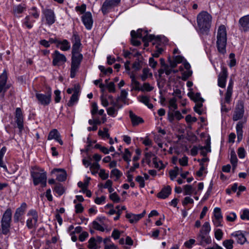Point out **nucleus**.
Returning <instances> with one entry per match:
<instances>
[{
	"instance_id": "obj_1",
	"label": "nucleus",
	"mask_w": 249,
	"mask_h": 249,
	"mask_svg": "<svg viewBox=\"0 0 249 249\" xmlns=\"http://www.w3.org/2000/svg\"><path fill=\"white\" fill-rule=\"evenodd\" d=\"M81 45L73 44L72 48V57L71 68V78H74L78 71L81 62L83 59V55L79 53L80 47Z\"/></svg>"
},
{
	"instance_id": "obj_2",
	"label": "nucleus",
	"mask_w": 249,
	"mask_h": 249,
	"mask_svg": "<svg viewBox=\"0 0 249 249\" xmlns=\"http://www.w3.org/2000/svg\"><path fill=\"white\" fill-rule=\"evenodd\" d=\"M211 16L206 11H202L197 15V26L201 33L208 34L211 26Z\"/></svg>"
},
{
	"instance_id": "obj_3",
	"label": "nucleus",
	"mask_w": 249,
	"mask_h": 249,
	"mask_svg": "<svg viewBox=\"0 0 249 249\" xmlns=\"http://www.w3.org/2000/svg\"><path fill=\"white\" fill-rule=\"evenodd\" d=\"M227 31L224 25H220L217 31L216 46L219 53L224 54L226 52Z\"/></svg>"
},
{
	"instance_id": "obj_4",
	"label": "nucleus",
	"mask_w": 249,
	"mask_h": 249,
	"mask_svg": "<svg viewBox=\"0 0 249 249\" xmlns=\"http://www.w3.org/2000/svg\"><path fill=\"white\" fill-rule=\"evenodd\" d=\"M31 172V177L33 179V183L35 186L40 183L42 187H45L47 184V175L45 172L41 169L36 167L33 168Z\"/></svg>"
},
{
	"instance_id": "obj_5",
	"label": "nucleus",
	"mask_w": 249,
	"mask_h": 249,
	"mask_svg": "<svg viewBox=\"0 0 249 249\" xmlns=\"http://www.w3.org/2000/svg\"><path fill=\"white\" fill-rule=\"evenodd\" d=\"M11 216V209H7L4 213L1 221L2 231L4 234H7L9 231Z\"/></svg>"
},
{
	"instance_id": "obj_6",
	"label": "nucleus",
	"mask_w": 249,
	"mask_h": 249,
	"mask_svg": "<svg viewBox=\"0 0 249 249\" xmlns=\"http://www.w3.org/2000/svg\"><path fill=\"white\" fill-rule=\"evenodd\" d=\"M11 216V209H7L4 213L1 221L2 231L4 234H7L9 231Z\"/></svg>"
},
{
	"instance_id": "obj_7",
	"label": "nucleus",
	"mask_w": 249,
	"mask_h": 249,
	"mask_svg": "<svg viewBox=\"0 0 249 249\" xmlns=\"http://www.w3.org/2000/svg\"><path fill=\"white\" fill-rule=\"evenodd\" d=\"M244 114V103L242 101H238L235 108L232 119L234 121L242 119Z\"/></svg>"
},
{
	"instance_id": "obj_8",
	"label": "nucleus",
	"mask_w": 249,
	"mask_h": 249,
	"mask_svg": "<svg viewBox=\"0 0 249 249\" xmlns=\"http://www.w3.org/2000/svg\"><path fill=\"white\" fill-rule=\"evenodd\" d=\"M53 57V65L54 66H59L63 65L67 61L66 56L59 53L57 50H55L52 54Z\"/></svg>"
},
{
	"instance_id": "obj_9",
	"label": "nucleus",
	"mask_w": 249,
	"mask_h": 249,
	"mask_svg": "<svg viewBox=\"0 0 249 249\" xmlns=\"http://www.w3.org/2000/svg\"><path fill=\"white\" fill-rule=\"evenodd\" d=\"M121 0H105L102 6V11L104 15L107 14L111 8L117 6Z\"/></svg>"
},
{
	"instance_id": "obj_10",
	"label": "nucleus",
	"mask_w": 249,
	"mask_h": 249,
	"mask_svg": "<svg viewBox=\"0 0 249 249\" xmlns=\"http://www.w3.org/2000/svg\"><path fill=\"white\" fill-rule=\"evenodd\" d=\"M51 90L50 89L46 94L36 93V97L40 104L43 105H48L51 101Z\"/></svg>"
},
{
	"instance_id": "obj_11",
	"label": "nucleus",
	"mask_w": 249,
	"mask_h": 249,
	"mask_svg": "<svg viewBox=\"0 0 249 249\" xmlns=\"http://www.w3.org/2000/svg\"><path fill=\"white\" fill-rule=\"evenodd\" d=\"M227 76V70L225 67H223L218 77V85L219 87L222 88L225 87Z\"/></svg>"
},
{
	"instance_id": "obj_12",
	"label": "nucleus",
	"mask_w": 249,
	"mask_h": 249,
	"mask_svg": "<svg viewBox=\"0 0 249 249\" xmlns=\"http://www.w3.org/2000/svg\"><path fill=\"white\" fill-rule=\"evenodd\" d=\"M16 122L19 131L21 132L23 128V117L20 108L18 107L16 110L15 113Z\"/></svg>"
},
{
	"instance_id": "obj_13",
	"label": "nucleus",
	"mask_w": 249,
	"mask_h": 249,
	"mask_svg": "<svg viewBox=\"0 0 249 249\" xmlns=\"http://www.w3.org/2000/svg\"><path fill=\"white\" fill-rule=\"evenodd\" d=\"M143 36V31L142 29H139L137 30V32H136L135 31L133 30L131 32V36L132 37L131 43L132 44L135 46H138L141 45V42L136 39V38H141Z\"/></svg>"
},
{
	"instance_id": "obj_14",
	"label": "nucleus",
	"mask_w": 249,
	"mask_h": 249,
	"mask_svg": "<svg viewBox=\"0 0 249 249\" xmlns=\"http://www.w3.org/2000/svg\"><path fill=\"white\" fill-rule=\"evenodd\" d=\"M26 208L27 204L23 202L21 204L20 207L16 210L14 215V221L15 222H18L21 219V217L24 214Z\"/></svg>"
},
{
	"instance_id": "obj_15",
	"label": "nucleus",
	"mask_w": 249,
	"mask_h": 249,
	"mask_svg": "<svg viewBox=\"0 0 249 249\" xmlns=\"http://www.w3.org/2000/svg\"><path fill=\"white\" fill-rule=\"evenodd\" d=\"M82 21L88 30L91 29L93 20L91 14L90 12H86L82 17Z\"/></svg>"
},
{
	"instance_id": "obj_16",
	"label": "nucleus",
	"mask_w": 249,
	"mask_h": 249,
	"mask_svg": "<svg viewBox=\"0 0 249 249\" xmlns=\"http://www.w3.org/2000/svg\"><path fill=\"white\" fill-rule=\"evenodd\" d=\"M142 38V41L144 42V46L145 47L148 46L149 41H151L154 40H155V41H159L160 40V37H156L154 35H148L147 31H145L143 33V36Z\"/></svg>"
},
{
	"instance_id": "obj_17",
	"label": "nucleus",
	"mask_w": 249,
	"mask_h": 249,
	"mask_svg": "<svg viewBox=\"0 0 249 249\" xmlns=\"http://www.w3.org/2000/svg\"><path fill=\"white\" fill-rule=\"evenodd\" d=\"M44 14L48 24L52 25L54 22L55 17L53 10L50 9H46L44 11Z\"/></svg>"
},
{
	"instance_id": "obj_18",
	"label": "nucleus",
	"mask_w": 249,
	"mask_h": 249,
	"mask_svg": "<svg viewBox=\"0 0 249 249\" xmlns=\"http://www.w3.org/2000/svg\"><path fill=\"white\" fill-rule=\"evenodd\" d=\"M240 29L244 32H247L249 29V16H245L241 18L239 21Z\"/></svg>"
},
{
	"instance_id": "obj_19",
	"label": "nucleus",
	"mask_w": 249,
	"mask_h": 249,
	"mask_svg": "<svg viewBox=\"0 0 249 249\" xmlns=\"http://www.w3.org/2000/svg\"><path fill=\"white\" fill-rule=\"evenodd\" d=\"M52 139H55L61 145H62L63 144V141L61 139L60 135L58 130L56 129H53V130L51 131L49 134V135L48 136V140H50Z\"/></svg>"
},
{
	"instance_id": "obj_20",
	"label": "nucleus",
	"mask_w": 249,
	"mask_h": 249,
	"mask_svg": "<svg viewBox=\"0 0 249 249\" xmlns=\"http://www.w3.org/2000/svg\"><path fill=\"white\" fill-rule=\"evenodd\" d=\"M233 82L231 79L227 88V89L225 94V102L227 104H230L231 101V97L232 94Z\"/></svg>"
},
{
	"instance_id": "obj_21",
	"label": "nucleus",
	"mask_w": 249,
	"mask_h": 249,
	"mask_svg": "<svg viewBox=\"0 0 249 249\" xmlns=\"http://www.w3.org/2000/svg\"><path fill=\"white\" fill-rule=\"evenodd\" d=\"M129 114L133 126H136L141 123H143L144 121L143 119L135 115L133 113L132 111L130 110Z\"/></svg>"
},
{
	"instance_id": "obj_22",
	"label": "nucleus",
	"mask_w": 249,
	"mask_h": 249,
	"mask_svg": "<svg viewBox=\"0 0 249 249\" xmlns=\"http://www.w3.org/2000/svg\"><path fill=\"white\" fill-rule=\"evenodd\" d=\"M55 172H60L57 175L56 179L59 181H64L66 179L67 173L65 170L63 169L54 168L52 170V173L53 174Z\"/></svg>"
},
{
	"instance_id": "obj_23",
	"label": "nucleus",
	"mask_w": 249,
	"mask_h": 249,
	"mask_svg": "<svg viewBox=\"0 0 249 249\" xmlns=\"http://www.w3.org/2000/svg\"><path fill=\"white\" fill-rule=\"evenodd\" d=\"M170 186H167L162 189L160 192L157 194V197L162 199H165L168 197L171 192Z\"/></svg>"
},
{
	"instance_id": "obj_24",
	"label": "nucleus",
	"mask_w": 249,
	"mask_h": 249,
	"mask_svg": "<svg viewBox=\"0 0 249 249\" xmlns=\"http://www.w3.org/2000/svg\"><path fill=\"white\" fill-rule=\"evenodd\" d=\"M7 79V73L5 70L3 71V72L0 75V93L5 90L4 87L6 84Z\"/></svg>"
},
{
	"instance_id": "obj_25",
	"label": "nucleus",
	"mask_w": 249,
	"mask_h": 249,
	"mask_svg": "<svg viewBox=\"0 0 249 249\" xmlns=\"http://www.w3.org/2000/svg\"><path fill=\"white\" fill-rule=\"evenodd\" d=\"M232 236L236 238L237 242L240 244H244L247 240L244 234H243L240 231H236L231 234Z\"/></svg>"
},
{
	"instance_id": "obj_26",
	"label": "nucleus",
	"mask_w": 249,
	"mask_h": 249,
	"mask_svg": "<svg viewBox=\"0 0 249 249\" xmlns=\"http://www.w3.org/2000/svg\"><path fill=\"white\" fill-rule=\"evenodd\" d=\"M78 90L77 89H75L73 93L71 95V99L69 102L67 103V105L69 107H72L73 105L77 103L78 100Z\"/></svg>"
},
{
	"instance_id": "obj_27",
	"label": "nucleus",
	"mask_w": 249,
	"mask_h": 249,
	"mask_svg": "<svg viewBox=\"0 0 249 249\" xmlns=\"http://www.w3.org/2000/svg\"><path fill=\"white\" fill-rule=\"evenodd\" d=\"M138 100L140 102L145 105L148 108L151 109L153 107V105L149 103L150 98L148 96L145 95L139 96Z\"/></svg>"
},
{
	"instance_id": "obj_28",
	"label": "nucleus",
	"mask_w": 249,
	"mask_h": 249,
	"mask_svg": "<svg viewBox=\"0 0 249 249\" xmlns=\"http://www.w3.org/2000/svg\"><path fill=\"white\" fill-rule=\"evenodd\" d=\"M59 45H61L60 47V49L63 51H66L70 49V44L69 42L66 39L63 40L62 41H59L57 47H58Z\"/></svg>"
},
{
	"instance_id": "obj_29",
	"label": "nucleus",
	"mask_w": 249,
	"mask_h": 249,
	"mask_svg": "<svg viewBox=\"0 0 249 249\" xmlns=\"http://www.w3.org/2000/svg\"><path fill=\"white\" fill-rule=\"evenodd\" d=\"M199 150H200V153L204 157L206 156L207 152H211L210 143L207 142V145L204 146H199Z\"/></svg>"
},
{
	"instance_id": "obj_30",
	"label": "nucleus",
	"mask_w": 249,
	"mask_h": 249,
	"mask_svg": "<svg viewBox=\"0 0 249 249\" xmlns=\"http://www.w3.org/2000/svg\"><path fill=\"white\" fill-rule=\"evenodd\" d=\"M211 230L210 223L208 222H205L203 225L199 234H209Z\"/></svg>"
},
{
	"instance_id": "obj_31",
	"label": "nucleus",
	"mask_w": 249,
	"mask_h": 249,
	"mask_svg": "<svg viewBox=\"0 0 249 249\" xmlns=\"http://www.w3.org/2000/svg\"><path fill=\"white\" fill-rule=\"evenodd\" d=\"M243 123L239 122L236 126L237 138L239 140L242 139L243 136Z\"/></svg>"
},
{
	"instance_id": "obj_32",
	"label": "nucleus",
	"mask_w": 249,
	"mask_h": 249,
	"mask_svg": "<svg viewBox=\"0 0 249 249\" xmlns=\"http://www.w3.org/2000/svg\"><path fill=\"white\" fill-rule=\"evenodd\" d=\"M199 237L201 238L200 243L201 245H203V243H205L206 244H209L212 242L211 238L209 236H207L206 234H199Z\"/></svg>"
},
{
	"instance_id": "obj_33",
	"label": "nucleus",
	"mask_w": 249,
	"mask_h": 249,
	"mask_svg": "<svg viewBox=\"0 0 249 249\" xmlns=\"http://www.w3.org/2000/svg\"><path fill=\"white\" fill-rule=\"evenodd\" d=\"M154 89V87L150 86L149 83H143L142 87H140L139 90L142 91H147L149 92L152 91Z\"/></svg>"
},
{
	"instance_id": "obj_34",
	"label": "nucleus",
	"mask_w": 249,
	"mask_h": 249,
	"mask_svg": "<svg viewBox=\"0 0 249 249\" xmlns=\"http://www.w3.org/2000/svg\"><path fill=\"white\" fill-rule=\"evenodd\" d=\"M100 165L97 162L93 163L90 167L91 173L93 175L97 174L98 170L100 169Z\"/></svg>"
},
{
	"instance_id": "obj_35",
	"label": "nucleus",
	"mask_w": 249,
	"mask_h": 249,
	"mask_svg": "<svg viewBox=\"0 0 249 249\" xmlns=\"http://www.w3.org/2000/svg\"><path fill=\"white\" fill-rule=\"evenodd\" d=\"M233 243L232 239L226 240L223 242V245L227 249H232Z\"/></svg>"
},
{
	"instance_id": "obj_36",
	"label": "nucleus",
	"mask_w": 249,
	"mask_h": 249,
	"mask_svg": "<svg viewBox=\"0 0 249 249\" xmlns=\"http://www.w3.org/2000/svg\"><path fill=\"white\" fill-rule=\"evenodd\" d=\"M184 196L191 195V194H192V193L194 191L193 188L192 187V186L191 185H186L184 186Z\"/></svg>"
},
{
	"instance_id": "obj_37",
	"label": "nucleus",
	"mask_w": 249,
	"mask_h": 249,
	"mask_svg": "<svg viewBox=\"0 0 249 249\" xmlns=\"http://www.w3.org/2000/svg\"><path fill=\"white\" fill-rule=\"evenodd\" d=\"M125 217L126 218L129 219V222L131 223H134L138 222V219L136 217V214L127 213H126Z\"/></svg>"
},
{
	"instance_id": "obj_38",
	"label": "nucleus",
	"mask_w": 249,
	"mask_h": 249,
	"mask_svg": "<svg viewBox=\"0 0 249 249\" xmlns=\"http://www.w3.org/2000/svg\"><path fill=\"white\" fill-rule=\"evenodd\" d=\"M214 216L216 220H220L222 218L221 209L219 208L216 207L214 209Z\"/></svg>"
},
{
	"instance_id": "obj_39",
	"label": "nucleus",
	"mask_w": 249,
	"mask_h": 249,
	"mask_svg": "<svg viewBox=\"0 0 249 249\" xmlns=\"http://www.w3.org/2000/svg\"><path fill=\"white\" fill-rule=\"evenodd\" d=\"M96 238L91 237L89 241L88 248L90 249H96Z\"/></svg>"
},
{
	"instance_id": "obj_40",
	"label": "nucleus",
	"mask_w": 249,
	"mask_h": 249,
	"mask_svg": "<svg viewBox=\"0 0 249 249\" xmlns=\"http://www.w3.org/2000/svg\"><path fill=\"white\" fill-rule=\"evenodd\" d=\"M131 154L129 151V150L127 148L125 149L124 153V154L123 157V159L127 162H129L130 161V158L131 157Z\"/></svg>"
},
{
	"instance_id": "obj_41",
	"label": "nucleus",
	"mask_w": 249,
	"mask_h": 249,
	"mask_svg": "<svg viewBox=\"0 0 249 249\" xmlns=\"http://www.w3.org/2000/svg\"><path fill=\"white\" fill-rule=\"evenodd\" d=\"M122 175V174L118 169H114L111 171L110 177H112V176H115L116 177V179H117L121 177Z\"/></svg>"
},
{
	"instance_id": "obj_42",
	"label": "nucleus",
	"mask_w": 249,
	"mask_h": 249,
	"mask_svg": "<svg viewBox=\"0 0 249 249\" xmlns=\"http://www.w3.org/2000/svg\"><path fill=\"white\" fill-rule=\"evenodd\" d=\"M37 221H35L33 218H29L27 220L26 224L27 227L31 229L33 228L36 225Z\"/></svg>"
},
{
	"instance_id": "obj_43",
	"label": "nucleus",
	"mask_w": 249,
	"mask_h": 249,
	"mask_svg": "<svg viewBox=\"0 0 249 249\" xmlns=\"http://www.w3.org/2000/svg\"><path fill=\"white\" fill-rule=\"evenodd\" d=\"M92 227L93 228L96 230L100 231H104L105 229L103 227H102L100 224H99L96 221H94L92 222Z\"/></svg>"
},
{
	"instance_id": "obj_44",
	"label": "nucleus",
	"mask_w": 249,
	"mask_h": 249,
	"mask_svg": "<svg viewBox=\"0 0 249 249\" xmlns=\"http://www.w3.org/2000/svg\"><path fill=\"white\" fill-rule=\"evenodd\" d=\"M230 161L231 163H237V158L236 157V155L234 151H231L230 153Z\"/></svg>"
},
{
	"instance_id": "obj_45",
	"label": "nucleus",
	"mask_w": 249,
	"mask_h": 249,
	"mask_svg": "<svg viewBox=\"0 0 249 249\" xmlns=\"http://www.w3.org/2000/svg\"><path fill=\"white\" fill-rule=\"evenodd\" d=\"M54 191L59 196L62 195L64 193V188L61 185H56L54 187Z\"/></svg>"
},
{
	"instance_id": "obj_46",
	"label": "nucleus",
	"mask_w": 249,
	"mask_h": 249,
	"mask_svg": "<svg viewBox=\"0 0 249 249\" xmlns=\"http://www.w3.org/2000/svg\"><path fill=\"white\" fill-rule=\"evenodd\" d=\"M117 109H115L114 107H109L107 109V113L108 115L114 117L115 114H117Z\"/></svg>"
},
{
	"instance_id": "obj_47",
	"label": "nucleus",
	"mask_w": 249,
	"mask_h": 249,
	"mask_svg": "<svg viewBox=\"0 0 249 249\" xmlns=\"http://www.w3.org/2000/svg\"><path fill=\"white\" fill-rule=\"evenodd\" d=\"M28 215H31L32 216V218L34 219V221H37L38 220V215L37 212L36 210H31L29 211L28 213Z\"/></svg>"
},
{
	"instance_id": "obj_48",
	"label": "nucleus",
	"mask_w": 249,
	"mask_h": 249,
	"mask_svg": "<svg viewBox=\"0 0 249 249\" xmlns=\"http://www.w3.org/2000/svg\"><path fill=\"white\" fill-rule=\"evenodd\" d=\"M177 99L176 98H173L169 101L170 107L173 108L174 110L178 108V105L176 104Z\"/></svg>"
},
{
	"instance_id": "obj_49",
	"label": "nucleus",
	"mask_w": 249,
	"mask_h": 249,
	"mask_svg": "<svg viewBox=\"0 0 249 249\" xmlns=\"http://www.w3.org/2000/svg\"><path fill=\"white\" fill-rule=\"evenodd\" d=\"M72 39L73 44L81 45L80 43V39L78 35L73 34L72 37Z\"/></svg>"
},
{
	"instance_id": "obj_50",
	"label": "nucleus",
	"mask_w": 249,
	"mask_h": 249,
	"mask_svg": "<svg viewBox=\"0 0 249 249\" xmlns=\"http://www.w3.org/2000/svg\"><path fill=\"white\" fill-rule=\"evenodd\" d=\"M99 176L102 179L104 180L107 179L108 177V174L106 173L105 170L103 169H100Z\"/></svg>"
},
{
	"instance_id": "obj_51",
	"label": "nucleus",
	"mask_w": 249,
	"mask_h": 249,
	"mask_svg": "<svg viewBox=\"0 0 249 249\" xmlns=\"http://www.w3.org/2000/svg\"><path fill=\"white\" fill-rule=\"evenodd\" d=\"M136 181L140 184V187L141 188H143L145 186L144 180L141 176H138L136 178Z\"/></svg>"
},
{
	"instance_id": "obj_52",
	"label": "nucleus",
	"mask_w": 249,
	"mask_h": 249,
	"mask_svg": "<svg viewBox=\"0 0 249 249\" xmlns=\"http://www.w3.org/2000/svg\"><path fill=\"white\" fill-rule=\"evenodd\" d=\"M193 99L195 102H204V99L201 97V95L199 93H196L193 97Z\"/></svg>"
},
{
	"instance_id": "obj_53",
	"label": "nucleus",
	"mask_w": 249,
	"mask_h": 249,
	"mask_svg": "<svg viewBox=\"0 0 249 249\" xmlns=\"http://www.w3.org/2000/svg\"><path fill=\"white\" fill-rule=\"evenodd\" d=\"M109 198L114 202H119L120 200V198L116 193L111 194L109 196Z\"/></svg>"
},
{
	"instance_id": "obj_54",
	"label": "nucleus",
	"mask_w": 249,
	"mask_h": 249,
	"mask_svg": "<svg viewBox=\"0 0 249 249\" xmlns=\"http://www.w3.org/2000/svg\"><path fill=\"white\" fill-rule=\"evenodd\" d=\"M223 234V232L220 229L216 230L214 233L215 237L218 240H220L222 238Z\"/></svg>"
},
{
	"instance_id": "obj_55",
	"label": "nucleus",
	"mask_w": 249,
	"mask_h": 249,
	"mask_svg": "<svg viewBox=\"0 0 249 249\" xmlns=\"http://www.w3.org/2000/svg\"><path fill=\"white\" fill-rule=\"evenodd\" d=\"M240 217L243 220H249V210L248 209L244 210Z\"/></svg>"
},
{
	"instance_id": "obj_56",
	"label": "nucleus",
	"mask_w": 249,
	"mask_h": 249,
	"mask_svg": "<svg viewBox=\"0 0 249 249\" xmlns=\"http://www.w3.org/2000/svg\"><path fill=\"white\" fill-rule=\"evenodd\" d=\"M108 91L109 92H115L116 91L115 88V85L113 82H111L107 84V86Z\"/></svg>"
},
{
	"instance_id": "obj_57",
	"label": "nucleus",
	"mask_w": 249,
	"mask_h": 249,
	"mask_svg": "<svg viewBox=\"0 0 249 249\" xmlns=\"http://www.w3.org/2000/svg\"><path fill=\"white\" fill-rule=\"evenodd\" d=\"M89 233L87 231L82 232L79 236V240L81 242H83L88 237Z\"/></svg>"
},
{
	"instance_id": "obj_58",
	"label": "nucleus",
	"mask_w": 249,
	"mask_h": 249,
	"mask_svg": "<svg viewBox=\"0 0 249 249\" xmlns=\"http://www.w3.org/2000/svg\"><path fill=\"white\" fill-rule=\"evenodd\" d=\"M54 93L55 95L54 100L55 103H59L61 99L60 91L59 90H55Z\"/></svg>"
},
{
	"instance_id": "obj_59",
	"label": "nucleus",
	"mask_w": 249,
	"mask_h": 249,
	"mask_svg": "<svg viewBox=\"0 0 249 249\" xmlns=\"http://www.w3.org/2000/svg\"><path fill=\"white\" fill-rule=\"evenodd\" d=\"M194 203V200L192 198L189 196H186L184 198L182 201V204L184 206L187 205L189 203L192 204Z\"/></svg>"
},
{
	"instance_id": "obj_60",
	"label": "nucleus",
	"mask_w": 249,
	"mask_h": 249,
	"mask_svg": "<svg viewBox=\"0 0 249 249\" xmlns=\"http://www.w3.org/2000/svg\"><path fill=\"white\" fill-rule=\"evenodd\" d=\"M238 155L240 158H244L245 157V150L243 147H240L238 149Z\"/></svg>"
},
{
	"instance_id": "obj_61",
	"label": "nucleus",
	"mask_w": 249,
	"mask_h": 249,
	"mask_svg": "<svg viewBox=\"0 0 249 249\" xmlns=\"http://www.w3.org/2000/svg\"><path fill=\"white\" fill-rule=\"evenodd\" d=\"M131 85L133 86V89L136 90H139L140 89V83L136 80L131 82Z\"/></svg>"
},
{
	"instance_id": "obj_62",
	"label": "nucleus",
	"mask_w": 249,
	"mask_h": 249,
	"mask_svg": "<svg viewBox=\"0 0 249 249\" xmlns=\"http://www.w3.org/2000/svg\"><path fill=\"white\" fill-rule=\"evenodd\" d=\"M185 120L187 123L196 122L197 121V119L195 117H192L191 115H187L185 117Z\"/></svg>"
},
{
	"instance_id": "obj_63",
	"label": "nucleus",
	"mask_w": 249,
	"mask_h": 249,
	"mask_svg": "<svg viewBox=\"0 0 249 249\" xmlns=\"http://www.w3.org/2000/svg\"><path fill=\"white\" fill-rule=\"evenodd\" d=\"M75 213H81L83 211L84 208L81 203H78L75 205Z\"/></svg>"
},
{
	"instance_id": "obj_64",
	"label": "nucleus",
	"mask_w": 249,
	"mask_h": 249,
	"mask_svg": "<svg viewBox=\"0 0 249 249\" xmlns=\"http://www.w3.org/2000/svg\"><path fill=\"white\" fill-rule=\"evenodd\" d=\"M141 61L138 59L133 64V68L135 69L136 70H139L141 68Z\"/></svg>"
}]
</instances>
